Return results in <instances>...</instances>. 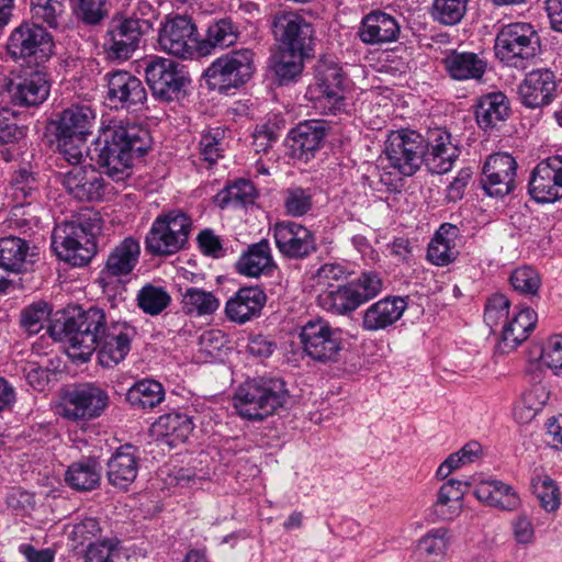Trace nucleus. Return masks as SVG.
<instances>
[{"label": "nucleus", "mask_w": 562, "mask_h": 562, "mask_svg": "<svg viewBox=\"0 0 562 562\" xmlns=\"http://www.w3.org/2000/svg\"><path fill=\"white\" fill-rule=\"evenodd\" d=\"M151 146L147 128L135 122L119 121L108 126L87 154L116 183L130 177L134 157H142Z\"/></svg>", "instance_id": "nucleus-1"}, {"label": "nucleus", "mask_w": 562, "mask_h": 562, "mask_svg": "<svg viewBox=\"0 0 562 562\" xmlns=\"http://www.w3.org/2000/svg\"><path fill=\"white\" fill-rule=\"evenodd\" d=\"M110 327L103 310L90 307L77 308L74 313L56 321L48 327L49 335L68 344V356L77 361L87 362L98 349L100 340Z\"/></svg>", "instance_id": "nucleus-2"}, {"label": "nucleus", "mask_w": 562, "mask_h": 562, "mask_svg": "<svg viewBox=\"0 0 562 562\" xmlns=\"http://www.w3.org/2000/svg\"><path fill=\"white\" fill-rule=\"evenodd\" d=\"M289 391L285 382L278 378L248 379L237 386L233 395V406L246 420L260 423L282 409Z\"/></svg>", "instance_id": "nucleus-3"}, {"label": "nucleus", "mask_w": 562, "mask_h": 562, "mask_svg": "<svg viewBox=\"0 0 562 562\" xmlns=\"http://www.w3.org/2000/svg\"><path fill=\"white\" fill-rule=\"evenodd\" d=\"M99 231L97 217L91 220L79 216L56 225L52 234V246L61 260L82 267L97 252L95 235Z\"/></svg>", "instance_id": "nucleus-4"}, {"label": "nucleus", "mask_w": 562, "mask_h": 562, "mask_svg": "<svg viewBox=\"0 0 562 562\" xmlns=\"http://www.w3.org/2000/svg\"><path fill=\"white\" fill-rule=\"evenodd\" d=\"M191 229L192 220L182 210L162 212L145 237V249L155 257L172 256L187 247Z\"/></svg>", "instance_id": "nucleus-5"}, {"label": "nucleus", "mask_w": 562, "mask_h": 562, "mask_svg": "<svg viewBox=\"0 0 562 562\" xmlns=\"http://www.w3.org/2000/svg\"><path fill=\"white\" fill-rule=\"evenodd\" d=\"M494 49L496 57L507 66L525 68L540 53V36L529 23H510L498 31Z\"/></svg>", "instance_id": "nucleus-6"}, {"label": "nucleus", "mask_w": 562, "mask_h": 562, "mask_svg": "<svg viewBox=\"0 0 562 562\" xmlns=\"http://www.w3.org/2000/svg\"><path fill=\"white\" fill-rule=\"evenodd\" d=\"M345 74L334 57L324 56L315 65V82L308 88L316 109L336 115L346 111Z\"/></svg>", "instance_id": "nucleus-7"}, {"label": "nucleus", "mask_w": 562, "mask_h": 562, "mask_svg": "<svg viewBox=\"0 0 562 562\" xmlns=\"http://www.w3.org/2000/svg\"><path fill=\"white\" fill-rule=\"evenodd\" d=\"M146 82L153 97L162 102H173L187 95L190 77L179 63L155 56L145 64Z\"/></svg>", "instance_id": "nucleus-8"}, {"label": "nucleus", "mask_w": 562, "mask_h": 562, "mask_svg": "<svg viewBox=\"0 0 562 562\" xmlns=\"http://www.w3.org/2000/svg\"><path fill=\"white\" fill-rule=\"evenodd\" d=\"M108 405L109 395L101 386L74 384L63 392L58 414L71 422H87L100 417Z\"/></svg>", "instance_id": "nucleus-9"}, {"label": "nucleus", "mask_w": 562, "mask_h": 562, "mask_svg": "<svg viewBox=\"0 0 562 562\" xmlns=\"http://www.w3.org/2000/svg\"><path fill=\"white\" fill-rule=\"evenodd\" d=\"M254 56L251 49L241 48L216 58L205 70L209 86L220 91L243 86L255 72Z\"/></svg>", "instance_id": "nucleus-10"}, {"label": "nucleus", "mask_w": 562, "mask_h": 562, "mask_svg": "<svg viewBox=\"0 0 562 562\" xmlns=\"http://www.w3.org/2000/svg\"><path fill=\"white\" fill-rule=\"evenodd\" d=\"M426 139L412 130H400L390 133L385 155L390 167L404 177L415 175L424 164Z\"/></svg>", "instance_id": "nucleus-11"}, {"label": "nucleus", "mask_w": 562, "mask_h": 562, "mask_svg": "<svg viewBox=\"0 0 562 562\" xmlns=\"http://www.w3.org/2000/svg\"><path fill=\"white\" fill-rule=\"evenodd\" d=\"M151 30L149 20L135 16H114L104 41L106 56L111 60H127L139 47L143 35Z\"/></svg>", "instance_id": "nucleus-12"}, {"label": "nucleus", "mask_w": 562, "mask_h": 562, "mask_svg": "<svg viewBox=\"0 0 562 562\" xmlns=\"http://www.w3.org/2000/svg\"><path fill=\"white\" fill-rule=\"evenodd\" d=\"M303 351L314 361L331 363L339 360L342 350L341 330L333 328L323 318L307 321L300 330Z\"/></svg>", "instance_id": "nucleus-13"}, {"label": "nucleus", "mask_w": 562, "mask_h": 562, "mask_svg": "<svg viewBox=\"0 0 562 562\" xmlns=\"http://www.w3.org/2000/svg\"><path fill=\"white\" fill-rule=\"evenodd\" d=\"M272 32L282 48L312 57L316 41L314 25L296 12H279L273 16Z\"/></svg>", "instance_id": "nucleus-14"}, {"label": "nucleus", "mask_w": 562, "mask_h": 562, "mask_svg": "<svg viewBox=\"0 0 562 562\" xmlns=\"http://www.w3.org/2000/svg\"><path fill=\"white\" fill-rule=\"evenodd\" d=\"M5 93L14 105L35 106L49 95L50 83L45 71L25 68L11 72L2 83Z\"/></svg>", "instance_id": "nucleus-15"}, {"label": "nucleus", "mask_w": 562, "mask_h": 562, "mask_svg": "<svg viewBox=\"0 0 562 562\" xmlns=\"http://www.w3.org/2000/svg\"><path fill=\"white\" fill-rule=\"evenodd\" d=\"M61 184L74 199L80 202L105 201L117 193V189L91 166L72 167L61 175Z\"/></svg>", "instance_id": "nucleus-16"}, {"label": "nucleus", "mask_w": 562, "mask_h": 562, "mask_svg": "<svg viewBox=\"0 0 562 562\" xmlns=\"http://www.w3.org/2000/svg\"><path fill=\"white\" fill-rule=\"evenodd\" d=\"M158 43L165 53L181 59L200 54L196 26L187 15H176L166 21L159 31Z\"/></svg>", "instance_id": "nucleus-17"}, {"label": "nucleus", "mask_w": 562, "mask_h": 562, "mask_svg": "<svg viewBox=\"0 0 562 562\" xmlns=\"http://www.w3.org/2000/svg\"><path fill=\"white\" fill-rule=\"evenodd\" d=\"M7 52L13 59L34 56L36 60H46L54 53L52 35L37 23H23L11 33Z\"/></svg>", "instance_id": "nucleus-18"}, {"label": "nucleus", "mask_w": 562, "mask_h": 562, "mask_svg": "<svg viewBox=\"0 0 562 562\" xmlns=\"http://www.w3.org/2000/svg\"><path fill=\"white\" fill-rule=\"evenodd\" d=\"M106 99L119 110L136 111L147 101V91L139 78L125 70L109 71L104 75Z\"/></svg>", "instance_id": "nucleus-19"}, {"label": "nucleus", "mask_w": 562, "mask_h": 562, "mask_svg": "<svg viewBox=\"0 0 562 562\" xmlns=\"http://www.w3.org/2000/svg\"><path fill=\"white\" fill-rule=\"evenodd\" d=\"M272 232L276 247L288 259L302 260L317 250L315 234L300 223L278 222Z\"/></svg>", "instance_id": "nucleus-20"}, {"label": "nucleus", "mask_w": 562, "mask_h": 562, "mask_svg": "<svg viewBox=\"0 0 562 562\" xmlns=\"http://www.w3.org/2000/svg\"><path fill=\"white\" fill-rule=\"evenodd\" d=\"M528 191L539 203H553L562 198V156L549 157L533 168Z\"/></svg>", "instance_id": "nucleus-21"}, {"label": "nucleus", "mask_w": 562, "mask_h": 562, "mask_svg": "<svg viewBox=\"0 0 562 562\" xmlns=\"http://www.w3.org/2000/svg\"><path fill=\"white\" fill-rule=\"evenodd\" d=\"M516 171L517 162L512 155H491L483 167L482 188L490 196L504 198L515 188Z\"/></svg>", "instance_id": "nucleus-22"}, {"label": "nucleus", "mask_w": 562, "mask_h": 562, "mask_svg": "<svg viewBox=\"0 0 562 562\" xmlns=\"http://www.w3.org/2000/svg\"><path fill=\"white\" fill-rule=\"evenodd\" d=\"M526 375L531 383L514 408V418L524 425L530 423L546 406L550 392L543 383L546 371L539 363H530Z\"/></svg>", "instance_id": "nucleus-23"}, {"label": "nucleus", "mask_w": 562, "mask_h": 562, "mask_svg": "<svg viewBox=\"0 0 562 562\" xmlns=\"http://www.w3.org/2000/svg\"><path fill=\"white\" fill-rule=\"evenodd\" d=\"M424 164L432 173L450 171L460 156V148L452 142L451 134L445 128L429 131L426 139Z\"/></svg>", "instance_id": "nucleus-24"}, {"label": "nucleus", "mask_w": 562, "mask_h": 562, "mask_svg": "<svg viewBox=\"0 0 562 562\" xmlns=\"http://www.w3.org/2000/svg\"><path fill=\"white\" fill-rule=\"evenodd\" d=\"M135 334V328L127 323H110L97 349L100 364L112 368L123 361L131 350Z\"/></svg>", "instance_id": "nucleus-25"}, {"label": "nucleus", "mask_w": 562, "mask_h": 562, "mask_svg": "<svg viewBox=\"0 0 562 562\" xmlns=\"http://www.w3.org/2000/svg\"><path fill=\"white\" fill-rule=\"evenodd\" d=\"M329 126L323 120H308L292 128L289 142L292 156L307 161L317 151L327 135Z\"/></svg>", "instance_id": "nucleus-26"}, {"label": "nucleus", "mask_w": 562, "mask_h": 562, "mask_svg": "<svg viewBox=\"0 0 562 562\" xmlns=\"http://www.w3.org/2000/svg\"><path fill=\"white\" fill-rule=\"evenodd\" d=\"M401 25L397 19L381 10L366 14L360 23L358 36L367 45H383L397 41Z\"/></svg>", "instance_id": "nucleus-27"}, {"label": "nucleus", "mask_w": 562, "mask_h": 562, "mask_svg": "<svg viewBox=\"0 0 562 562\" xmlns=\"http://www.w3.org/2000/svg\"><path fill=\"white\" fill-rule=\"evenodd\" d=\"M555 87V76L551 70L537 69L526 75L518 94L524 105L539 108L551 102Z\"/></svg>", "instance_id": "nucleus-28"}, {"label": "nucleus", "mask_w": 562, "mask_h": 562, "mask_svg": "<svg viewBox=\"0 0 562 562\" xmlns=\"http://www.w3.org/2000/svg\"><path fill=\"white\" fill-rule=\"evenodd\" d=\"M139 457L131 445L121 446L106 463V479L110 485L126 490L137 477Z\"/></svg>", "instance_id": "nucleus-29"}, {"label": "nucleus", "mask_w": 562, "mask_h": 562, "mask_svg": "<svg viewBox=\"0 0 562 562\" xmlns=\"http://www.w3.org/2000/svg\"><path fill=\"white\" fill-rule=\"evenodd\" d=\"M267 295L259 286L239 289L225 306L226 316L238 324H244L260 315Z\"/></svg>", "instance_id": "nucleus-30"}, {"label": "nucleus", "mask_w": 562, "mask_h": 562, "mask_svg": "<svg viewBox=\"0 0 562 562\" xmlns=\"http://www.w3.org/2000/svg\"><path fill=\"white\" fill-rule=\"evenodd\" d=\"M407 307L401 296L385 297L370 305L362 316V328L368 331L385 329L396 323Z\"/></svg>", "instance_id": "nucleus-31"}, {"label": "nucleus", "mask_w": 562, "mask_h": 562, "mask_svg": "<svg viewBox=\"0 0 562 562\" xmlns=\"http://www.w3.org/2000/svg\"><path fill=\"white\" fill-rule=\"evenodd\" d=\"M473 494L481 503L502 510H515L520 505L514 488L499 480H481Z\"/></svg>", "instance_id": "nucleus-32"}, {"label": "nucleus", "mask_w": 562, "mask_h": 562, "mask_svg": "<svg viewBox=\"0 0 562 562\" xmlns=\"http://www.w3.org/2000/svg\"><path fill=\"white\" fill-rule=\"evenodd\" d=\"M139 255V243L132 237H126L108 256L102 276L115 278L128 276L138 263Z\"/></svg>", "instance_id": "nucleus-33"}, {"label": "nucleus", "mask_w": 562, "mask_h": 562, "mask_svg": "<svg viewBox=\"0 0 562 562\" xmlns=\"http://www.w3.org/2000/svg\"><path fill=\"white\" fill-rule=\"evenodd\" d=\"M459 234L460 229L456 225L450 223L441 224L428 245V260L440 267L454 261L459 255L456 243Z\"/></svg>", "instance_id": "nucleus-34"}, {"label": "nucleus", "mask_w": 562, "mask_h": 562, "mask_svg": "<svg viewBox=\"0 0 562 562\" xmlns=\"http://www.w3.org/2000/svg\"><path fill=\"white\" fill-rule=\"evenodd\" d=\"M274 267L268 239L251 244L236 262L237 271L246 277L257 278Z\"/></svg>", "instance_id": "nucleus-35"}, {"label": "nucleus", "mask_w": 562, "mask_h": 562, "mask_svg": "<svg viewBox=\"0 0 562 562\" xmlns=\"http://www.w3.org/2000/svg\"><path fill=\"white\" fill-rule=\"evenodd\" d=\"M94 120L95 115L90 106L71 105L63 111L56 135L86 138L87 135L91 134Z\"/></svg>", "instance_id": "nucleus-36"}, {"label": "nucleus", "mask_w": 562, "mask_h": 562, "mask_svg": "<svg viewBox=\"0 0 562 562\" xmlns=\"http://www.w3.org/2000/svg\"><path fill=\"white\" fill-rule=\"evenodd\" d=\"M157 437L166 438L170 446L184 442L193 430V423L187 414L169 413L161 415L151 426Z\"/></svg>", "instance_id": "nucleus-37"}, {"label": "nucleus", "mask_w": 562, "mask_h": 562, "mask_svg": "<svg viewBox=\"0 0 562 562\" xmlns=\"http://www.w3.org/2000/svg\"><path fill=\"white\" fill-rule=\"evenodd\" d=\"M442 61L450 77L456 80L481 79L486 69V63L474 53L453 50Z\"/></svg>", "instance_id": "nucleus-38"}, {"label": "nucleus", "mask_w": 562, "mask_h": 562, "mask_svg": "<svg viewBox=\"0 0 562 562\" xmlns=\"http://www.w3.org/2000/svg\"><path fill=\"white\" fill-rule=\"evenodd\" d=\"M510 113L509 101L502 92L483 95L475 110L476 122L480 127L493 128L499 122H504Z\"/></svg>", "instance_id": "nucleus-39"}, {"label": "nucleus", "mask_w": 562, "mask_h": 562, "mask_svg": "<svg viewBox=\"0 0 562 562\" xmlns=\"http://www.w3.org/2000/svg\"><path fill=\"white\" fill-rule=\"evenodd\" d=\"M66 483L77 491H92L101 481V465L95 458H85L68 467Z\"/></svg>", "instance_id": "nucleus-40"}, {"label": "nucleus", "mask_w": 562, "mask_h": 562, "mask_svg": "<svg viewBox=\"0 0 562 562\" xmlns=\"http://www.w3.org/2000/svg\"><path fill=\"white\" fill-rule=\"evenodd\" d=\"M537 323V313L525 307L505 323L502 329V341L509 349L517 348L533 330Z\"/></svg>", "instance_id": "nucleus-41"}, {"label": "nucleus", "mask_w": 562, "mask_h": 562, "mask_svg": "<svg viewBox=\"0 0 562 562\" xmlns=\"http://www.w3.org/2000/svg\"><path fill=\"white\" fill-rule=\"evenodd\" d=\"M165 400V389L156 380L144 379L134 383L126 393V401L136 411H148Z\"/></svg>", "instance_id": "nucleus-42"}, {"label": "nucleus", "mask_w": 562, "mask_h": 562, "mask_svg": "<svg viewBox=\"0 0 562 562\" xmlns=\"http://www.w3.org/2000/svg\"><path fill=\"white\" fill-rule=\"evenodd\" d=\"M317 301L322 308L337 315L350 313L361 305L350 284L322 290Z\"/></svg>", "instance_id": "nucleus-43"}, {"label": "nucleus", "mask_w": 562, "mask_h": 562, "mask_svg": "<svg viewBox=\"0 0 562 562\" xmlns=\"http://www.w3.org/2000/svg\"><path fill=\"white\" fill-rule=\"evenodd\" d=\"M464 491L462 482L451 479L443 483L438 491V497L434 504V512L439 519H452L462 510Z\"/></svg>", "instance_id": "nucleus-44"}, {"label": "nucleus", "mask_w": 562, "mask_h": 562, "mask_svg": "<svg viewBox=\"0 0 562 562\" xmlns=\"http://www.w3.org/2000/svg\"><path fill=\"white\" fill-rule=\"evenodd\" d=\"M30 246L25 239L2 236V270L19 276L27 270Z\"/></svg>", "instance_id": "nucleus-45"}, {"label": "nucleus", "mask_w": 562, "mask_h": 562, "mask_svg": "<svg viewBox=\"0 0 562 562\" xmlns=\"http://www.w3.org/2000/svg\"><path fill=\"white\" fill-rule=\"evenodd\" d=\"M181 306L187 315L205 316L218 308L220 301L211 291L188 286L181 293Z\"/></svg>", "instance_id": "nucleus-46"}, {"label": "nucleus", "mask_w": 562, "mask_h": 562, "mask_svg": "<svg viewBox=\"0 0 562 562\" xmlns=\"http://www.w3.org/2000/svg\"><path fill=\"white\" fill-rule=\"evenodd\" d=\"M255 188L250 181L238 179L226 184L216 195L215 202L222 207H239L254 203Z\"/></svg>", "instance_id": "nucleus-47"}, {"label": "nucleus", "mask_w": 562, "mask_h": 562, "mask_svg": "<svg viewBox=\"0 0 562 562\" xmlns=\"http://www.w3.org/2000/svg\"><path fill=\"white\" fill-rule=\"evenodd\" d=\"M136 301L145 314L157 316L169 307L171 295L162 285L146 283L137 292Z\"/></svg>", "instance_id": "nucleus-48"}, {"label": "nucleus", "mask_w": 562, "mask_h": 562, "mask_svg": "<svg viewBox=\"0 0 562 562\" xmlns=\"http://www.w3.org/2000/svg\"><path fill=\"white\" fill-rule=\"evenodd\" d=\"M237 36V27L232 20L221 19L209 26L206 38L200 42V55L210 54V48L231 46Z\"/></svg>", "instance_id": "nucleus-49"}, {"label": "nucleus", "mask_w": 562, "mask_h": 562, "mask_svg": "<svg viewBox=\"0 0 562 562\" xmlns=\"http://www.w3.org/2000/svg\"><path fill=\"white\" fill-rule=\"evenodd\" d=\"M305 58L310 56L281 47L273 65L279 83L288 85L295 80L303 71Z\"/></svg>", "instance_id": "nucleus-50"}, {"label": "nucleus", "mask_w": 562, "mask_h": 562, "mask_svg": "<svg viewBox=\"0 0 562 562\" xmlns=\"http://www.w3.org/2000/svg\"><path fill=\"white\" fill-rule=\"evenodd\" d=\"M65 9L66 0H31L32 19L42 26L57 29Z\"/></svg>", "instance_id": "nucleus-51"}, {"label": "nucleus", "mask_w": 562, "mask_h": 562, "mask_svg": "<svg viewBox=\"0 0 562 562\" xmlns=\"http://www.w3.org/2000/svg\"><path fill=\"white\" fill-rule=\"evenodd\" d=\"M283 206L289 216H304L313 206L312 190L304 189L302 187H292L286 189L283 192Z\"/></svg>", "instance_id": "nucleus-52"}, {"label": "nucleus", "mask_w": 562, "mask_h": 562, "mask_svg": "<svg viewBox=\"0 0 562 562\" xmlns=\"http://www.w3.org/2000/svg\"><path fill=\"white\" fill-rule=\"evenodd\" d=\"M468 0H434L430 14L443 25L458 24L465 14Z\"/></svg>", "instance_id": "nucleus-53"}, {"label": "nucleus", "mask_w": 562, "mask_h": 562, "mask_svg": "<svg viewBox=\"0 0 562 562\" xmlns=\"http://www.w3.org/2000/svg\"><path fill=\"white\" fill-rule=\"evenodd\" d=\"M531 487L540 506L547 512H554L560 506V491L548 475H537L531 480Z\"/></svg>", "instance_id": "nucleus-54"}, {"label": "nucleus", "mask_w": 562, "mask_h": 562, "mask_svg": "<svg viewBox=\"0 0 562 562\" xmlns=\"http://www.w3.org/2000/svg\"><path fill=\"white\" fill-rule=\"evenodd\" d=\"M225 130L222 127H212L204 132L199 143L200 157L213 166L223 153V140Z\"/></svg>", "instance_id": "nucleus-55"}, {"label": "nucleus", "mask_w": 562, "mask_h": 562, "mask_svg": "<svg viewBox=\"0 0 562 562\" xmlns=\"http://www.w3.org/2000/svg\"><path fill=\"white\" fill-rule=\"evenodd\" d=\"M509 281L514 290L524 295L535 296L541 286L540 274L535 268L529 266L515 269Z\"/></svg>", "instance_id": "nucleus-56"}, {"label": "nucleus", "mask_w": 562, "mask_h": 562, "mask_svg": "<svg viewBox=\"0 0 562 562\" xmlns=\"http://www.w3.org/2000/svg\"><path fill=\"white\" fill-rule=\"evenodd\" d=\"M360 304L374 299L383 288V281L378 272H362L357 280L349 283Z\"/></svg>", "instance_id": "nucleus-57"}, {"label": "nucleus", "mask_w": 562, "mask_h": 562, "mask_svg": "<svg viewBox=\"0 0 562 562\" xmlns=\"http://www.w3.org/2000/svg\"><path fill=\"white\" fill-rule=\"evenodd\" d=\"M510 302L509 300L499 293L493 294L487 299L484 312L485 324L494 330L501 324L503 326L507 323L509 315Z\"/></svg>", "instance_id": "nucleus-58"}, {"label": "nucleus", "mask_w": 562, "mask_h": 562, "mask_svg": "<svg viewBox=\"0 0 562 562\" xmlns=\"http://www.w3.org/2000/svg\"><path fill=\"white\" fill-rule=\"evenodd\" d=\"M101 531L102 528L99 520L93 517H85L77 522L66 526L68 538L76 546H82L86 541L97 538Z\"/></svg>", "instance_id": "nucleus-59"}, {"label": "nucleus", "mask_w": 562, "mask_h": 562, "mask_svg": "<svg viewBox=\"0 0 562 562\" xmlns=\"http://www.w3.org/2000/svg\"><path fill=\"white\" fill-rule=\"evenodd\" d=\"M50 315V308L46 302L40 301L31 304L21 312V326L30 334H37Z\"/></svg>", "instance_id": "nucleus-60"}, {"label": "nucleus", "mask_w": 562, "mask_h": 562, "mask_svg": "<svg viewBox=\"0 0 562 562\" xmlns=\"http://www.w3.org/2000/svg\"><path fill=\"white\" fill-rule=\"evenodd\" d=\"M36 189V180L27 166L20 167L14 171L10 180V190L13 199L19 204H23L24 200Z\"/></svg>", "instance_id": "nucleus-61"}, {"label": "nucleus", "mask_w": 562, "mask_h": 562, "mask_svg": "<svg viewBox=\"0 0 562 562\" xmlns=\"http://www.w3.org/2000/svg\"><path fill=\"white\" fill-rule=\"evenodd\" d=\"M448 529L440 527L428 531L418 542L417 550L422 555L442 557L448 546Z\"/></svg>", "instance_id": "nucleus-62"}, {"label": "nucleus", "mask_w": 562, "mask_h": 562, "mask_svg": "<svg viewBox=\"0 0 562 562\" xmlns=\"http://www.w3.org/2000/svg\"><path fill=\"white\" fill-rule=\"evenodd\" d=\"M109 0H77V15L90 25L99 24L109 14Z\"/></svg>", "instance_id": "nucleus-63"}, {"label": "nucleus", "mask_w": 562, "mask_h": 562, "mask_svg": "<svg viewBox=\"0 0 562 562\" xmlns=\"http://www.w3.org/2000/svg\"><path fill=\"white\" fill-rule=\"evenodd\" d=\"M58 153L64 160L78 167L83 158V148L86 138L67 137L66 135H56Z\"/></svg>", "instance_id": "nucleus-64"}]
</instances>
